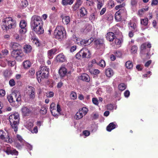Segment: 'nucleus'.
I'll use <instances>...</instances> for the list:
<instances>
[{"label":"nucleus","instance_id":"obj_1","mask_svg":"<svg viewBox=\"0 0 158 158\" xmlns=\"http://www.w3.org/2000/svg\"><path fill=\"white\" fill-rule=\"evenodd\" d=\"M43 24V21L40 16L34 15L31 17V26L32 30L36 34L40 35L44 33V30L42 27Z\"/></svg>","mask_w":158,"mask_h":158},{"label":"nucleus","instance_id":"obj_2","mask_svg":"<svg viewBox=\"0 0 158 158\" xmlns=\"http://www.w3.org/2000/svg\"><path fill=\"white\" fill-rule=\"evenodd\" d=\"M19 120V115L18 113H14L11 114L9 117V120L11 126L15 132L18 131Z\"/></svg>","mask_w":158,"mask_h":158},{"label":"nucleus","instance_id":"obj_3","mask_svg":"<svg viewBox=\"0 0 158 158\" xmlns=\"http://www.w3.org/2000/svg\"><path fill=\"white\" fill-rule=\"evenodd\" d=\"M2 28L6 30L14 28L16 26V21L10 17H6L2 21Z\"/></svg>","mask_w":158,"mask_h":158},{"label":"nucleus","instance_id":"obj_4","mask_svg":"<svg viewBox=\"0 0 158 158\" xmlns=\"http://www.w3.org/2000/svg\"><path fill=\"white\" fill-rule=\"evenodd\" d=\"M54 35L56 38L59 40H61L65 35V31L64 28L61 26L56 27L54 31Z\"/></svg>","mask_w":158,"mask_h":158},{"label":"nucleus","instance_id":"obj_5","mask_svg":"<svg viewBox=\"0 0 158 158\" xmlns=\"http://www.w3.org/2000/svg\"><path fill=\"white\" fill-rule=\"evenodd\" d=\"M14 142L15 147L18 149H22L24 145L25 141L22 137L19 135H17L14 139Z\"/></svg>","mask_w":158,"mask_h":158},{"label":"nucleus","instance_id":"obj_6","mask_svg":"<svg viewBox=\"0 0 158 158\" xmlns=\"http://www.w3.org/2000/svg\"><path fill=\"white\" fill-rule=\"evenodd\" d=\"M0 140L11 143L13 142V140L7 132L3 130H0Z\"/></svg>","mask_w":158,"mask_h":158},{"label":"nucleus","instance_id":"obj_7","mask_svg":"<svg viewBox=\"0 0 158 158\" xmlns=\"http://www.w3.org/2000/svg\"><path fill=\"white\" fill-rule=\"evenodd\" d=\"M8 101L10 103L15 102L16 101L17 102L20 101L21 100V96L20 92L17 91L13 92L11 95L7 97Z\"/></svg>","mask_w":158,"mask_h":158},{"label":"nucleus","instance_id":"obj_8","mask_svg":"<svg viewBox=\"0 0 158 158\" xmlns=\"http://www.w3.org/2000/svg\"><path fill=\"white\" fill-rule=\"evenodd\" d=\"M90 53L89 51L86 48L81 49L76 55V58L78 59L82 58H89L90 57Z\"/></svg>","mask_w":158,"mask_h":158},{"label":"nucleus","instance_id":"obj_9","mask_svg":"<svg viewBox=\"0 0 158 158\" xmlns=\"http://www.w3.org/2000/svg\"><path fill=\"white\" fill-rule=\"evenodd\" d=\"M11 56L19 61L22 60L23 54L19 49H14L11 52Z\"/></svg>","mask_w":158,"mask_h":158},{"label":"nucleus","instance_id":"obj_10","mask_svg":"<svg viewBox=\"0 0 158 158\" xmlns=\"http://www.w3.org/2000/svg\"><path fill=\"white\" fill-rule=\"evenodd\" d=\"M88 111V109L85 107H83L81 110H80L74 116V118L76 120H79L81 118L84 116L85 115Z\"/></svg>","mask_w":158,"mask_h":158},{"label":"nucleus","instance_id":"obj_11","mask_svg":"<svg viewBox=\"0 0 158 158\" xmlns=\"http://www.w3.org/2000/svg\"><path fill=\"white\" fill-rule=\"evenodd\" d=\"M25 90L30 99H33L35 97V89L34 87L28 86L26 87Z\"/></svg>","mask_w":158,"mask_h":158},{"label":"nucleus","instance_id":"obj_12","mask_svg":"<svg viewBox=\"0 0 158 158\" xmlns=\"http://www.w3.org/2000/svg\"><path fill=\"white\" fill-rule=\"evenodd\" d=\"M4 151L8 155L11 154L17 155L18 154V152L16 149L12 148L9 145L6 146V149H4Z\"/></svg>","mask_w":158,"mask_h":158},{"label":"nucleus","instance_id":"obj_13","mask_svg":"<svg viewBox=\"0 0 158 158\" xmlns=\"http://www.w3.org/2000/svg\"><path fill=\"white\" fill-rule=\"evenodd\" d=\"M94 43L97 48H103L104 46V40L102 39H97L94 41Z\"/></svg>","mask_w":158,"mask_h":158},{"label":"nucleus","instance_id":"obj_14","mask_svg":"<svg viewBox=\"0 0 158 158\" xmlns=\"http://www.w3.org/2000/svg\"><path fill=\"white\" fill-rule=\"evenodd\" d=\"M50 110L52 114L57 118L58 115L57 113H56V104L54 103H52L51 104L50 107Z\"/></svg>","mask_w":158,"mask_h":158},{"label":"nucleus","instance_id":"obj_15","mask_svg":"<svg viewBox=\"0 0 158 158\" xmlns=\"http://www.w3.org/2000/svg\"><path fill=\"white\" fill-rule=\"evenodd\" d=\"M24 125L27 129L30 130L33 126V121L32 119H29L25 123Z\"/></svg>","mask_w":158,"mask_h":158},{"label":"nucleus","instance_id":"obj_16","mask_svg":"<svg viewBox=\"0 0 158 158\" xmlns=\"http://www.w3.org/2000/svg\"><path fill=\"white\" fill-rule=\"evenodd\" d=\"M147 44L145 43L142 44L140 47V54H144L146 53L147 56L149 55V53L147 52V49H146Z\"/></svg>","mask_w":158,"mask_h":158},{"label":"nucleus","instance_id":"obj_17","mask_svg":"<svg viewBox=\"0 0 158 158\" xmlns=\"http://www.w3.org/2000/svg\"><path fill=\"white\" fill-rule=\"evenodd\" d=\"M115 36L114 34L112 32H109L107 33L106 38V39L109 41H113L115 39Z\"/></svg>","mask_w":158,"mask_h":158},{"label":"nucleus","instance_id":"obj_18","mask_svg":"<svg viewBox=\"0 0 158 158\" xmlns=\"http://www.w3.org/2000/svg\"><path fill=\"white\" fill-rule=\"evenodd\" d=\"M67 70L66 68L63 66H61L59 71V73L61 77H64L67 73Z\"/></svg>","mask_w":158,"mask_h":158},{"label":"nucleus","instance_id":"obj_19","mask_svg":"<svg viewBox=\"0 0 158 158\" xmlns=\"http://www.w3.org/2000/svg\"><path fill=\"white\" fill-rule=\"evenodd\" d=\"M105 73L106 76L107 77L110 78L114 75V73L112 69L109 68L106 69Z\"/></svg>","mask_w":158,"mask_h":158},{"label":"nucleus","instance_id":"obj_20","mask_svg":"<svg viewBox=\"0 0 158 158\" xmlns=\"http://www.w3.org/2000/svg\"><path fill=\"white\" fill-rule=\"evenodd\" d=\"M57 51V49L56 48H53L48 51V54L49 58L52 59V58L53 55L56 54Z\"/></svg>","mask_w":158,"mask_h":158},{"label":"nucleus","instance_id":"obj_21","mask_svg":"<svg viewBox=\"0 0 158 158\" xmlns=\"http://www.w3.org/2000/svg\"><path fill=\"white\" fill-rule=\"evenodd\" d=\"M92 41V40L91 39H90L87 40H82L81 41V43H79V44H80L82 46H85L90 44L91 43Z\"/></svg>","mask_w":158,"mask_h":158},{"label":"nucleus","instance_id":"obj_22","mask_svg":"<svg viewBox=\"0 0 158 158\" xmlns=\"http://www.w3.org/2000/svg\"><path fill=\"white\" fill-rule=\"evenodd\" d=\"M80 16L81 17H84L87 15V11L86 9L84 7H82L80 9Z\"/></svg>","mask_w":158,"mask_h":158},{"label":"nucleus","instance_id":"obj_23","mask_svg":"<svg viewBox=\"0 0 158 158\" xmlns=\"http://www.w3.org/2000/svg\"><path fill=\"white\" fill-rule=\"evenodd\" d=\"M10 47L12 48L13 50L14 49H19L20 48V45L16 43L11 42L10 44Z\"/></svg>","mask_w":158,"mask_h":158},{"label":"nucleus","instance_id":"obj_24","mask_svg":"<svg viewBox=\"0 0 158 158\" xmlns=\"http://www.w3.org/2000/svg\"><path fill=\"white\" fill-rule=\"evenodd\" d=\"M149 7L148 6L145 7L144 8H142L139 10L138 13V15L140 17H142L144 13L148 10Z\"/></svg>","mask_w":158,"mask_h":158},{"label":"nucleus","instance_id":"obj_25","mask_svg":"<svg viewBox=\"0 0 158 158\" xmlns=\"http://www.w3.org/2000/svg\"><path fill=\"white\" fill-rule=\"evenodd\" d=\"M79 79L87 82H88L89 81V76L88 75L85 73L82 74L81 76L80 77Z\"/></svg>","mask_w":158,"mask_h":158},{"label":"nucleus","instance_id":"obj_26","mask_svg":"<svg viewBox=\"0 0 158 158\" xmlns=\"http://www.w3.org/2000/svg\"><path fill=\"white\" fill-rule=\"evenodd\" d=\"M21 110L23 115L24 116H28L30 112V110L25 107H23Z\"/></svg>","mask_w":158,"mask_h":158},{"label":"nucleus","instance_id":"obj_27","mask_svg":"<svg viewBox=\"0 0 158 158\" xmlns=\"http://www.w3.org/2000/svg\"><path fill=\"white\" fill-rule=\"evenodd\" d=\"M24 51L26 53L30 52L32 50V47L30 45L26 44L23 47Z\"/></svg>","mask_w":158,"mask_h":158},{"label":"nucleus","instance_id":"obj_28","mask_svg":"<svg viewBox=\"0 0 158 158\" xmlns=\"http://www.w3.org/2000/svg\"><path fill=\"white\" fill-rule=\"evenodd\" d=\"M116 127V125L114 123H111L107 127L106 129L108 131H110Z\"/></svg>","mask_w":158,"mask_h":158},{"label":"nucleus","instance_id":"obj_29","mask_svg":"<svg viewBox=\"0 0 158 158\" xmlns=\"http://www.w3.org/2000/svg\"><path fill=\"white\" fill-rule=\"evenodd\" d=\"M56 15L55 13H52L49 16L50 21L52 23H54L56 20Z\"/></svg>","mask_w":158,"mask_h":158},{"label":"nucleus","instance_id":"obj_30","mask_svg":"<svg viewBox=\"0 0 158 158\" xmlns=\"http://www.w3.org/2000/svg\"><path fill=\"white\" fill-rule=\"evenodd\" d=\"M57 59L58 61L63 62L65 60L64 56L62 53L60 54L57 56Z\"/></svg>","mask_w":158,"mask_h":158},{"label":"nucleus","instance_id":"obj_31","mask_svg":"<svg viewBox=\"0 0 158 158\" xmlns=\"http://www.w3.org/2000/svg\"><path fill=\"white\" fill-rule=\"evenodd\" d=\"M62 21L65 24H68L70 21V18L69 16H64L62 18Z\"/></svg>","mask_w":158,"mask_h":158},{"label":"nucleus","instance_id":"obj_32","mask_svg":"<svg viewBox=\"0 0 158 158\" xmlns=\"http://www.w3.org/2000/svg\"><path fill=\"white\" fill-rule=\"evenodd\" d=\"M36 78L38 82L40 83L43 79L42 75H41V73L40 71H38L36 73Z\"/></svg>","mask_w":158,"mask_h":158},{"label":"nucleus","instance_id":"obj_33","mask_svg":"<svg viewBox=\"0 0 158 158\" xmlns=\"http://www.w3.org/2000/svg\"><path fill=\"white\" fill-rule=\"evenodd\" d=\"M73 0H62V4L64 6L71 5L73 3Z\"/></svg>","mask_w":158,"mask_h":158},{"label":"nucleus","instance_id":"obj_34","mask_svg":"<svg viewBox=\"0 0 158 158\" xmlns=\"http://www.w3.org/2000/svg\"><path fill=\"white\" fill-rule=\"evenodd\" d=\"M113 41H114L113 45L114 46L115 45H116V47H119L120 46L121 42L119 39L115 38Z\"/></svg>","mask_w":158,"mask_h":158},{"label":"nucleus","instance_id":"obj_35","mask_svg":"<svg viewBox=\"0 0 158 158\" xmlns=\"http://www.w3.org/2000/svg\"><path fill=\"white\" fill-rule=\"evenodd\" d=\"M148 19L147 18L140 19V23L142 25L147 26L148 24Z\"/></svg>","mask_w":158,"mask_h":158},{"label":"nucleus","instance_id":"obj_36","mask_svg":"<svg viewBox=\"0 0 158 158\" xmlns=\"http://www.w3.org/2000/svg\"><path fill=\"white\" fill-rule=\"evenodd\" d=\"M125 66L126 68L129 69H132L133 67V64L132 62L129 60L127 61L126 63Z\"/></svg>","mask_w":158,"mask_h":158},{"label":"nucleus","instance_id":"obj_37","mask_svg":"<svg viewBox=\"0 0 158 158\" xmlns=\"http://www.w3.org/2000/svg\"><path fill=\"white\" fill-rule=\"evenodd\" d=\"M23 65L25 68L28 69L31 66V64L30 61L26 60L23 62Z\"/></svg>","mask_w":158,"mask_h":158},{"label":"nucleus","instance_id":"obj_38","mask_svg":"<svg viewBox=\"0 0 158 158\" xmlns=\"http://www.w3.org/2000/svg\"><path fill=\"white\" fill-rule=\"evenodd\" d=\"M116 106L115 105L112 104H109L107 106V108L109 110H113L114 109L116 110Z\"/></svg>","mask_w":158,"mask_h":158},{"label":"nucleus","instance_id":"obj_39","mask_svg":"<svg viewBox=\"0 0 158 158\" xmlns=\"http://www.w3.org/2000/svg\"><path fill=\"white\" fill-rule=\"evenodd\" d=\"M26 25L27 23L25 21L23 20L20 21L19 23V26L21 28H26Z\"/></svg>","mask_w":158,"mask_h":158},{"label":"nucleus","instance_id":"obj_40","mask_svg":"<svg viewBox=\"0 0 158 158\" xmlns=\"http://www.w3.org/2000/svg\"><path fill=\"white\" fill-rule=\"evenodd\" d=\"M122 15L120 14L118 12H116L115 14V18L117 21H120L121 20Z\"/></svg>","mask_w":158,"mask_h":158},{"label":"nucleus","instance_id":"obj_41","mask_svg":"<svg viewBox=\"0 0 158 158\" xmlns=\"http://www.w3.org/2000/svg\"><path fill=\"white\" fill-rule=\"evenodd\" d=\"M77 0V2L73 7L74 10H76L81 5L82 2L81 1Z\"/></svg>","mask_w":158,"mask_h":158},{"label":"nucleus","instance_id":"obj_42","mask_svg":"<svg viewBox=\"0 0 158 158\" xmlns=\"http://www.w3.org/2000/svg\"><path fill=\"white\" fill-rule=\"evenodd\" d=\"M97 15L94 13L92 14L90 16L89 19L92 21H94L97 19Z\"/></svg>","mask_w":158,"mask_h":158},{"label":"nucleus","instance_id":"obj_43","mask_svg":"<svg viewBox=\"0 0 158 158\" xmlns=\"http://www.w3.org/2000/svg\"><path fill=\"white\" fill-rule=\"evenodd\" d=\"M126 85L124 84L121 83L118 85V88L120 90L123 91L126 89Z\"/></svg>","mask_w":158,"mask_h":158},{"label":"nucleus","instance_id":"obj_44","mask_svg":"<svg viewBox=\"0 0 158 158\" xmlns=\"http://www.w3.org/2000/svg\"><path fill=\"white\" fill-rule=\"evenodd\" d=\"M97 62L95 59H93L89 62L88 66L89 67L92 68L94 64H97Z\"/></svg>","mask_w":158,"mask_h":158},{"label":"nucleus","instance_id":"obj_45","mask_svg":"<svg viewBox=\"0 0 158 158\" xmlns=\"http://www.w3.org/2000/svg\"><path fill=\"white\" fill-rule=\"evenodd\" d=\"M97 64L102 67H104L106 65L105 61L103 60H101L98 63H97Z\"/></svg>","mask_w":158,"mask_h":158},{"label":"nucleus","instance_id":"obj_46","mask_svg":"<svg viewBox=\"0 0 158 158\" xmlns=\"http://www.w3.org/2000/svg\"><path fill=\"white\" fill-rule=\"evenodd\" d=\"M49 69L46 66H43L40 67V71L44 72V73H48L49 71Z\"/></svg>","mask_w":158,"mask_h":158},{"label":"nucleus","instance_id":"obj_47","mask_svg":"<svg viewBox=\"0 0 158 158\" xmlns=\"http://www.w3.org/2000/svg\"><path fill=\"white\" fill-rule=\"evenodd\" d=\"M70 97L71 99L75 100L77 98V94L75 92H72L70 95Z\"/></svg>","mask_w":158,"mask_h":158},{"label":"nucleus","instance_id":"obj_48","mask_svg":"<svg viewBox=\"0 0 158 158\" xmlns=\"http://www.w3.org/2000/svg\"><path fill=\"white\" fill-rule=\"evenodd\" d=\"M136 24L132 22L131 21L129 23V27L131 28L132 30H134L136 28Z\"/></svg>","mask_w":158,"mask_h":158},{"label":"nucleus","instance_id":"obj_49","mask_svg":"<svg viewBox=\"0 0 158 158\" xmlns=\"http://www.w3.org/2000/svg\"><path fill=\"white\" fill-rule=\"evenodd\" d=\"M99 116L98 113L97 112H94L91 115L92 118L94 119H96L98 118Z\"/></svg>","mask_w":158,"mask_h":158},{"label":"nucleus","instance_id":"obj_50","mask_svg":"<svg viewBox=\"0 0 158 158\" xmlns=\"http://www.w3.org/2000/svg\"><path fill=\"white\" fill-rule=\"evenodd\" d=\"M108 6L109 8H112L114 6V2L112 0H110L108 2Z\"/></svg>","mask_w":158,"mask_h":158},{"label":"nucleus","instance_id":"obj_51","mask_svg":"<svg viewBox=\"0 0 158 158\" xmlns=\"http://www.w3.org/2000/svg\"><path fill=\"white\" fill-rule=\"evenodd\" d=\"M138 48L137 46L133 45L131 48V52L133 53H135L136 52Z\"/></svg>","mask_w":158,"mask_h":158},{"label":"nucleus","instance_id":"obj_52","mask_svg":"<svg viewBox=\"0 0 158 158\" xmlns=\"http://www.w3.org/2000/svg\"><path fill=\"white\" fill-rule=\"evenodd\" d=\"M98 3L97 5V8L100 9L101 8V7L103 5V0H98Z\"/></svg>","mask_w":158,"mask_h":158},{"label":"nucleus","instance_id":"obj_53","mask_svg":"<svg viewBox=\"0 0 158 158\" xmlns=\"http://www.w3.org/2000/svg\"><path fill=\"white\" fill-rule=\"evenodd\" d=\"M126 10L123 7L122 8L120 9L118 11H117V12L120 13V14L123 16L124 13H125Z\"/></svg>","mask_w":158,"mask_h":158},{"label":"nucleus","instance_id":"obj_54","mask_svg":"<svg viewBox=\"0 0 158 158\" xmlns=\"http://www.w3.org/2000/svg\"><path fill=\"white\" fill-rule=\"evenodd\" d=\"M6 61L8 63V65L10 66H13L15 64V61H11L6 60Z\"/></svg>","mask_w":158,"mask_h":158},{"label":"nucleus","instance_id":"obj_55","mask_svg":"<svg viewBox=\"0 0 158 158\" xmlns=\"http://www.w3.org/2000/svg\"><path fill=\"white\" fill-rule=\"evenodd\" d=\"M93 103L96 106H98L99 104L98 101L96 98H93L92 99Z\"/></svg>","mask_w":158,"mask_h":158},{"label":"nucleus","instance_id":"obj_56","mask_svg":"<svg viewBox=\"0 0 158 158\" xmlns=\"http://www.w3.org/2000/svg\"><path fill=\"white\" fill-rule=\"evenodd\" d=\"M33 134L35 133L36 134L38 131V127L37 126L35 127L32 130V128L29 130Z\"/></svg>","mask_w":158,"mask_h":158},{"label":"nucleus","instance_id":"obj_57","mask_svg":"<svg viewBox=\"0 0 158 158\" xmlns=\"http://www.w3.org/2000/svg\"><path fill=\"white\" fill-rule=\"evenodd\" d=\"M24 146H26L27 150H31L32 149V146L26 142H25Z\"/></svg>","mask_w":158,"mask_h":158},{"label":"nucleus","instance_id":"obj_58","mask_svg":"<svg viewBox=\"0 0 158 158\" xmlns=\"http://www.w3.org/2000/svg\"><path fill=\"white\" fill-rule=\"evenodd\" d=\"M92 26L90 25H87L85 29V32H88L91 31L92 29Z\"/></svg>","mask_w":158,"mask_h":158},{"label":"nucleus","instance_id":"obj_59","mask_svg":"<svg viewBox=\"0 0 158 158\" xmlns=\"http://www.w3.org/2000/svg\"><path fill=\"white\" fill-rule=\"evenodd\" d=\"M28 5V2L25 0L22 1L21 3V6H22L23 7H26Z\"/></svg>","mask_w":158,"mask_h":158},{"label":"nucleus","instance_id":"obj_60","mask_svg":"<svg viewBox=\"0 0 158 158\" xmlns=\"http://www.w3.org/2000/svg\"><path fill=\"white\" fill-rule=\"evenodd\" d=\"M11 74V72L8 70H6L4 73V76L6 77H9Z\"/></svg>","mask_w":158,"mask_h":158},{"label":"nucleus","instance_id":"obj_61","mask_svg":"<svg viewBox=\"0 0 158 158\" xmlns=\"http://www.w3.org/2000/svg\"><path fill=\"white\" fill-rule=\"evenodd\" d=\"M40 112L42 114H45L47 113V110L45 107H42L40 109Z\"/></svg>","mask_w":158,"mask_h":158},{"label":"nucleus","instance_id":"obj_62","mask_svg":"<svg viewBox=\"0 0 158 158\" xmlns=\"http://www.w3.org/2000/svg\"><path fill=\"white\" fill-rule=\"evenodd\" d=\"M9 84L10 86H13L15 85V83L13 79L10 80L9 81Z\"/></svg>","mask_w":158,"mask_h":158},{"label":"nucleus","instance_id":"obj_63","mask_svg":"<svg viewBox=\"0 0 158 158\" xmlns=\"http://www.w3.org/2000/svg\"><path fill=\"white\" fill-rule=\"evenodd\" d=\"M90 134V132L87 130L84 131L83 132V135L85 136V137L89 136Z\"/></svg>","mask_w":158,"mask_h":158},{"label":"nucleus","instance_id":"obj_64","mask_svg":"<svg viewBox=\"0 0 158 158\" xmlns=\"http://www.w3.org/2000/svg\"><path fill=\"white\" fill-rule=\"evenodd\" d=\"M14 37L15 39L17 40H22L21 37H20L18 34H15L14 35Z\"/></svg>","mask_w":158,"mask_h":158}]
</instances>
